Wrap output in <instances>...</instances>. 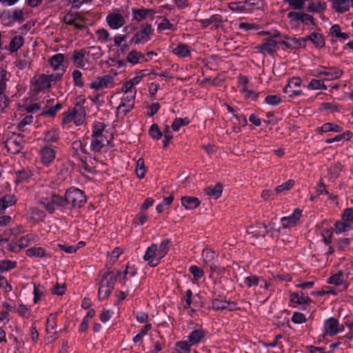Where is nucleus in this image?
Returning a JSON list of instances; mask_svg holds the SVG:
<instances>
[{
  "mask_svg": "<svg viewBox=\"0 0 353 353\" xmlns=\"http://www.w3.org/2000/svg\"><path fill=\"white\" fill-rule=\"evenodd\" d=\"M87 202L85 192L77 187L68 188L64 194L59 195L52 192L38 200V203L45 209L49 214H54L56 210L69 214L73 210L81 209Z\"/></svg>",
  "mask_w": 353,
  "mask_h": 353,
  "instance_id": "1",
  "label": "nucleus"
},
{
  "mask_svg": "<svg viewBox=\"0 0 353 353\" xmlns=\"http://www.w3.org/2000/svg\"><path fill=\"white\" fill-rule=\"evenodd\" d=\"M99 277L97 279L99 285L98 299L99 301H103L110 296L119 277L113 276L111 272H105L99 273Z\"/></svg>",
  "mask_w": 353,
  "mask_h": 353,
  "instance_id": "2",
  "label": "nucleus"
},
{
  "mask_svg": "<svg viewBox=\"0 0 353 353\" xmlns=\"http://www.w3.org/2000/svg\"><path fill=\"white\" fill-rule=\"evenodd\" d=\"M85 101V99H80L75 103L74 108L69 109L67 112H64L62 114L61 124L63 125H68L72 121H74L77 125H79L83 123L82 119H79L77 121H76V119L77 118L78 115L81 117L82 115H85V112L83 107V104L84 103Z\"/></svg>",
  "mask_w": 353,
  "mask_h": 353,
  "instance_id": "3",
  "label": "nucleus"
},
{
  "mask_svg": "<svg viewBox=\"0 0 353 353\" xmlns=\"http://www.w3.org/2000/svg\"><path fill=\"white\" fill-rule=\"evenodd\" d=\"M154 29L151 24L142 23L140 26V30H137L130 40V44H143L150 40V35L152 34Z\"/></svg>",
  "mask_w": 353,
  "mask_h": 353,
  "instance_id": "4",
  "label": "nucleus"
},
{
  "mask_svg": "<svg viewBox=\"0 0 353 353\" xmlns=\"http://www.w3.org/2000/svg\"><path fill=\"white\" fill-rule=\"evenodd\" d=\"M58 148L52 144H45L39 150L41 163L45 167H49L54 162Z\"/></svg>",
  "mask_w": 353,
  "mask_h": 353,
  "instance_id": "5",
  "label": "nucleus"
},
{
  "mask_svg": "<svg viewBox=\"0 0 353 353\" xmlns=\"http://www.w3.org/2000/svg\"><path fill=\"white\" fill-rule=\"evenodd\" d=\"M5 145L9 152L13 154H19L23 150L25 145L24 136L19 133H13L6 140Z\"/></svg>",
  "mask_w": 353,
  "mask_h": 353,
  "instance_id": "6",
  "label": "nucleus"
},
{
  "mask_svg": "<svg viewBox=\"0 0 353 353\" xmlns=\"http://www.w3.org/2000/svg\"><path fill=\"white\" fill-rule=\"evenodd\" d=\"M143 259L151 268L157 267L160 263L161 259H159L157 243H152L146 248Z\"/></svg>",
  "mask_w": 353,
  "mask_h": 353,
  "instance_id": "7",
  "label": "nucleus"
},
{
  "mask_svg": "<svg viewBox=\"0 0 353 353\" xmlns=\"http://www.w3.org/2000/svg\"><path fill=\"white\" fill-rule=\"evenodd\" d=\"M208 334V330L200 327L192 330L187 337L192 345H196L200 343H205Z\"/></svg>",
  "mask_w": 353,
  "mask_h": 353,
  "instance_id": "8",
  "label": "nucleus"
},
{
  "mask_svg": "<svg viewBox=\"0 0 353 353\" xmlns=\"http://www.w3.org/2000/svg\"><path fill=\"white\" fill-rule=\"evenodd\" d=\"M136 97V90L132 94H128L127 96L123 97L121 99V102L117 108V110L116 112L117 116H118L119 110L124 108L122 110V112L124 116H126L130 111L134 108V101Z\"/></svg>",
  "mask_w": 353,
  "mask_h": 353,
  "instance_id": "9",
  "label": "nucleus"
},
{
  "mask_svg": "<svg viewBox=\"0 0 353 353\" xmlns=\"http://www.w3.org/2000/svg\"><path fill=\"white\" fill-rule=\"evenodd\" d=\"M302 210L299 208H295L292 213L288 216H283L281 218L283 228H289L292 226H295L301 216Z\"/></svg>",
  "mask_w": 353,
  "mask_h": 353,
  "instance_id": "10",
  "label": "nucleus"
},
{
  "mask_svg": "<svg viewBox=\"0 0 353 353\" xmlns=\"http://www.w3.org/2000/svg\"><path fill=\"white\" fill-rule=\"evenodd\" d=\"M339 320L334 317H330L324 321V335L334 336L338 334Z\"/></svg>",
  "mask_w": 353,
  "mask_h": 353,
  "instance_id": "11",
  "label": "nucleus"
},
{
  "mask_svg": "<svg viewBox=\"0 0 353 353\" xmlns=\"http://www.w3.org/2000/svg\"><path fill=\"white\" fill-rule=\"evenodd\" d=\"M278 42L272 38H265L261 45L256 46V48L262 53L273 54L277 50Z\"/></svg>",
  "mask_w": 353,
  "mask_h": 353,
  "instance_id": "12",
  "label": "nucleus"
},
{
  "mask_svg": "<svg viewBox=\"0 0 353 353\" xmlns=\"http://www.w3.org/2000/svg\"><path fill=\"white\" fill-rule=\"evenodd\" d=\"M113 83V77L109 74L98 77L90 84V88L96 90L108 88Z\"/></svg>",
  "mask_w": 353,
  "mask_h": 353,
  "instance_id": "13",
  "label": "nucleus"
},
{
  "mask_svg": "<svg viewBox=\"0 0 353 353\" xmlns=\"http://www.w3.org/2000/svg\"><path fill=\"white\" fill-rule=\"evenodd\" d=\"M106 22L112 29H119L125 24L123 16L119 13H110L106 17Z\"/></svg>",
  "mask_w": 353,
  "mask_h": 353,
  "instance_id": "14",
  "label": "nucleus"
},
{
  "mask_svg": "<svg viewBox=\"0 0 353 353\" xmlns=\"http://www.w3.org/2000/svg\"><path fill=\"white\" fill-rule=\"evenodd\" d=\"M290 301L292 303L298 305H309L312 303V299L308 296L306 293L303 291L294 292L290 294Z\"/></svg>",
  "mask_w": 353,
  "mask_h": 353,
  "instance_id": "15",
  "label": "nucleus"
},
{
  "mask_svg": "<svg viewBox=\"0 0 353 353\" xmlns=\"http://www.w3.org/2000/svg\"><path fill=\"white\" fill-rule=\"evenodd\" d=\"M51 87V83L48 74H42L36 79L34 85V90L36 92H44L48 90Z\"/></svg>",
  "mask_w": 353,
  "mask_h": 353,
  "instance_id": "16",
  "label": "nucleus"
},
{
  "mask_svg": "<svg viewBox=\"0 0 353 353\" xmlns=\"http://www.w3.org/2000/svg\"><path fill=\"white\" fill-rule=\"evenodd\" d=\"M198 298L199 299H201V296L199 294H193L192 291L190 289L187 290L183 296L181 297V300L185 302V304L183 305V308L185 310H188L191 308V305H192L194 307H201L202 304H199L196 301H193V298Z\"/></svg>",
  "mask_w": 353,
  "mask_h": 353,
  "instance_id": "17",
  "label": "nucleus"
},
{
  "mask_svg": "<svg viewBox=\"0 0 353 353\" xmlns=\"http://www.w3.org/2000/svg\"><path fill=\"white\" fill-rule=\"evenodd\" d=\"M203 192L205 195H208L210 198L216 200L219 199L223 192V185L221 183H216L214 186H207Z\"/></svg>",
  "mask_w": 353,
  "mask_h": 353,
  "instance_id": "18",
  "label": "nucleus"
},
{
  "mask_svg": "<svg viewBox=\"0 0 353 353\" xmlns=\"http://www.w3.org/2000/svg\"><path fill=\"white\" fill-rule=\"evenodd\" d=\"M132 20L140 22L145 19L148 15H153L156 11L153 9H148L142 7L139 9L132 8Z\"/></svg>",
  "mask_w": 353,
  "mask_h": 353,
  "instance_id": "19",
  "label": "nucleus"
},
{
  "mask_svg": "<svg viewBox=\"0 0 353 353\" xmlns=\"http://www.w3.org/2000/svg\"><path fill=\"white\" fill-rule=\"evenodd\" d=\"M17 201V199L13 194H6L0 198V214H5L6 210L14 205Z\"/></svg>",
  "mask_w": 353,
  "mask_h": 353,
  "instance_id": "20",
  "label": "nucleus"
},
{
  "mask_svg": "<svg viewBox=\"0 0 353 353\" xmlns=\"http://www.w3.org/2000/svg\"><path fill=\"white\" fill-rule=\"evenodd\" d=\"M181 203L185 210H192L200 205L201 201L196 196H184L181 197Z\"/></svg>",
  "mask_w": 353,
  "mask_h": 353,
  "instance_id": "21",
  "label": "nucleus"
},
{
  "mask_svg": "<svg viewBox=\"0 0 353 353\" xmlns=\"http://www.w3.org/2000/svg\"><path fill=\"white\" fill-rule=\"evenodd\" d=\"M172 52L179 58H187L191 56L192 48L186 43H179Z\"/></svg>",
  "mask_w": 353,
  "mask_h": 353,
  "instance_id": "22",
  "label": "nucleus"
},
{
  "mask_svg": "<svg viewBox=\"0 0 353 353\" xmlns=\"http://www.w3.org/2000/svg\"><path fill=\"white\" fill-rule=\"evenodd\" d=\"M33 176V172L28 168H22L16 172V178L14 182L17 185L19 183H28Z\"/></svg>",
  "mask_w": 353,
  "mask_h": 353,
  "instance_id": "23",
  "label": "nucleus"
},
{
  "mask_svg": "<svg viewBox=\"0 0 353 353\" xmlns=\"http://www.w3.org/2000/svg\"><path fill=\"white\" fill-rule=\"evenodd\" d=\"M343 128L336 123L327 122L323 123L321 127L317 129L318 133H327V132H336L341 133Z\"/></svg>",
  "mask_w": 353,
  "mask_h": 353,
  "instance_id": "24",
  "label": "nucleus"
},
{
  "mask_svg": "<svg viewBox=\"0 0 353 353\" xmlns=\"http://www.w3.org/2000/svg\"><path fill=\"white\" fill-rule=\"evenodd\" d=\"M257 8L258 3L254 0H245L237 3V9L243 12H252Z\"/></svg>",
  "mask_w": 353,
  "mask_h": 353,
  "instance_id": "25",
  "label": "nucleus"
},
{
  "mask_svg": "<svg viewBox=\"0 0 353 353\" xmlns=\"http://www.w3.org/2000/svg\"><path fill=\"white\" fill-rule=\"evenodd\" d=\"M64 55L61 53L53 55L49 60L50 66L55 71H61L62 68L65 69L63 65Z\"/></svg>",
  "mask_w": 353,
  "mask_h": 353,
  "instance_id": "26",
  "label": "nucleus"
},
{
  "mask_svg": "<svg viewBox=\"0 0 353 353\" xmlns=\"http://www.w3.org/2000/svg\"><path fill=\"white\" fill-rule=\"evenodd\" d=\"M87 52L85 49H81L79 50H74L72 59L73 61L75 67L82 68L84 67V57L86 55Z\"/></svg>",
  "mask_w": 353,
  "mask_h": 353,
  "instance_id": "27",
  "label": "nucleus"
},
{
  "mask_svg": "<svg viewBox=\"0 0 353 353\" xmlns=\"http://www.w3.org/2000/svg\"><path fill=\"white\" fill-rule=\"evenodd\" d=\"M26 254L30 258L43 259L48 256L46 251L41 247L34 246L26 250Z\"/></svg>",
  "mask_w": 353,
  "mask_h": 353,
  "instance_id": "28",
  "label": "nucleus"
},
{
  "mask_svg": "<svg viewBox=\"0 0 353 353\" xmlns=\"http://www.w3.org/2000/svg\"><path fill=\"white\" fill-rule=\"evenodd\" d=\"M106 125L100 121H94L92 124V137L105 138L103 135V132L105 129Z\"/></svg>",
  "mask_w": 353,
  "mask_h": 353,
  "instance_id": "29",
  "label": "nucleus"
},
{
  "mask_svg": "<svg viewBox=\"0 0 353 353\" xmlns=\"http://www.w3.org/2000/svg\"><path fill=\"white\" fill-rule=\"evenodd\" d=\"M171 244L172 241L170 239H164L161 241L159 245H157L159 259H162L168 254L170 251Z\"/></svg>",
  "mask_w": 353,
  "mask_h": 353,
  "instance_id": "30",
  "label": "nucleus"
},
{
  "mask_svg": "<svg viewBox=\"0 0 353 353\" xmlns=\"http://www.w3.org/2000/svg\"><path fill=\"white\" fill-rule=\"evenodd\" d=\"M59 139V131L57 129H52L43 132V141L46 143V144L57 143Z\"/></svg>",
  "mask_w": 353,
  "mask_h": 353,
  "instance_id": "31",
  "label": "nucleus"
},
{
  "mask_svg": "<svg viewBox=\"0 0 353 353\" xmlns=\"http://www.w3.org/2000/svg\"><path fill=\"white\" fill-rule=\"evenodd\" d=\"M19 240V243L21 244V248H23V249L32 243H37L39 240V237L35 234L29 233L26 235L22 236Z\"/></svg>",
  "mask_w": 353,
  "mask_h": 353,
  "instance_id": "32",
  "label": "nucleus"
},
{
  "mask_svg": "<svg viewBox=\"0 0 353 353\" xmlns=\"http://www.w3.org/2000/svg\"><path fill=\"white\" fill-rule=\"evenodd\" d=\"M143 59L145 61H148V59H145V55L142 54L141 52H138L137 50H132L129 52L127 56V61L132 65H136L139 63V61Z\"/></svg>",
  "mask_w": 353,
  "mask_h": 353,
  "instance_id": "33",
  "label": "nucleus"
},
{
  "mask_svg": "<svg viewBox=\"0 0 353 353\" xmlns=\"http://www.w3.org/2000/svg\"><path fill=\"white\" fill-rule=\"evenodd\" d=\"M343 282L344 272L342 270H339L336 273L327 279V283L334 285L335 286L341 285Z\"/></svg>",
  "mask_w": 353,
  "mask_h": 353,
  "instance_id": "34",
  "label": "nucleus"
},
{
  "mask_svg": "<svg viewBox=\"0 0 353 353\" xmlns=\"http://www.w3.org/2000/svg\"><path fill=\"white\" fill-rule=\"evenodd\" d=\"M350 0H333V8L338 13H345L350 9Z\"/></svg>",
  "mask_w": 353,
  "mask_h": 353,
  "instance_id": "35",
  "label": "nucleus"
},
{
  "mask_svg": "<svg viewBox=\"0 0 353 353\" xmlns=\"http://www.w3.org/2000/svg\"><path fill=\"white\" fill-rule=\"evenodd\" d=\"M328 70L326 73H323V75L325 77V80L326 81L339 79L343 73V70L335 67L329 68Z\"/></svg>",
  "mask_w": 353,
  "mask_h": 353,
  "instance_id": "36",
  "label": "nucleus"
},
{
  "mask_svg": "<svg viewBox=\"0 0 353 353\" xmlns=\"http://www.w3.org/2000/svg\"><path fill=\"white\" fill-rule=\"evenodd\" d=\"M24 43V39L21 35L14 37L9 45V50L11 53L18 51Z\"/></svg>",
  "mask_w": 353,
  "mask_h": 353,
  "instance_id": "37",
  "label": "nucleus"
},
{
  "mask_svg": "<svg viewBox=\"0 0 353 353\" xmlns=\"http://www.w3.org/2000/svg\"><path fill=\"white\" fill-rule=\"evenodd\" d=\"M351 228L352 226L350 223L339 220L334 223L332 230L336 234H340L343 232H348Z\"/></svg>",
  "mask_w": 353,
  "mask_h": 353,
  "instance_id": "38",
  "label": "nucleus"
},
{
  "mask_svg": "<svg viewBox=\"0 0 353 353\" xmlns=\"http://www.w3.org/2000/svg\"><path fill=\"white\" fill-rule=\"evenodd\" d=\"M95 310L93 308L90 309L86 315L83 318L81 324L79 326V332H85L88 328V323L89 320L94 316Z\"/></svg>",
  "mask_w": 353,
  "mask_h": 353,
  "instance_id": "39",
  "label": "nucleus"
},
{
  "mask_svg": "<svg viewBox=\"0 0 353 353\" xmlns=\"http://www.w3.org/2000/svg\"><path fill=\"white\" fill-rule=\"evenodd\" d=\"M192 345L189 341H179L175 343L174 350L177 353H191Z\"/></svg>",
  "mask_w": 353,
  "mask_h": 353,
  "instance_id": "40",
  "label": "nucleus"
},
{
  "mask_svg": "<svg viewBox=\"0 0 353 353\" xmlns=\"http://www.w3.org/2000/svg\"><path fill=\"white\" fill-rule=\"evenodd\" d=\"M263 281V278L262 276H259L256 274H250L244 278V284L248 288L256 287L259 285V283Z\"/></svg>",
  "mask_w": 353,
  "mask_h": 353,
  "instance_id": "41",
  "label": "nucleus"
},
{
  "mask_svg": "<svg viewBox=\"0 0 353 353\" xmlns=\"http://www.w3.org/2000/svg\"><path fill=\"white\" fill-rule=\"evenodd\" d=\"M106 138L92 137L90 143V150L94 153L101 152V149L105 146L104 141Z\"/></svg>",
  "mask_w": 353,
  "mask_h": 353,
  "instance_id": "42",
  "label": "nucleus"
},
{
  "mask_svg": "<svg viewBox=\"0 0 353 353\" xmlns=\"http://www.w3.org/2000/svg\"><path fill=\"white\" fill-rule=\"evenodd\" d=\"M311 42L318 48H322L325 46V41L322 34L318 32L311 33Z\"/></svg>",
  "mask_w": 353,
  "mask_h": 353,
  "instance_id": "43",
  "label": "nucleus"
},
{
  "mask_svg": "<svg viewBox=\"0 0 353 353\" xmlns=\"http://www.w3.org/2000/svg\"><path fill=\"white\" fill-rule=\"evenodd\" d=\"M17 262L11 260H0V275L5 272L10 271L17 267Z\"/></svg>",
  "mask_w": 353,
  "mask_h": 353,
  "instance_id": "44",
  "label": "nucleus"
},
{
  "mask_svg": "<svg viewBox=\"0 0 353 353\" xmlns=\"http://www.w3.org/2000/svg\"><path fill=\"white\" fill-rule=\"evenodd\" d=\"M190 123L188 117L179 118L176 117L172 122V129L174 132H178L181 127L186 126Z\"/></svg>",
  "mask_w": 353,
  "mask_h": 353,
  "instance_id": "45",
  "label": "nucleus"
},
{
  "mask_svg": "<svg viewBox=\"0 0 353 353\" xmlns=\"http://www.w3.org/2000/svg\"><path fill=\"white\" fill-rule=\"evenodd\" d=\"M57 314L58 313H51L46 323V332L50 333L52 330H55L57 327Z\"/></svg>",
  "mask_w": 353,
  "mask_h": 353,
  "instance_id": "46",
  "label": "nucleus"
},
{
  "mask_svg": "<svg viewBox=\"0 0 353 353\" xmlns=\"http://www.w3.org/2000/svg\"><path fill=\"white\" fill-rule=\"evenodd\" d=\"M302 84V79L300 77H294L289 79L288 83L283 88L284 93H289V89H295L297 87H301Z\"/></svg>",
  "mask_w": 353,
  "mask_h": 353,
  "instance_id": "47",
  "label": "nucleus"
},
{
  "mask_svg": "<svg viewBox=\"0 0 353 353\" xmlns=\"http://www.w3.org/2000/svg\"><path fill=\"white\" fill-rule=\"evenodd\" d=\"M225 300H221L218 298H214L211 302V309L214 311L224 310L228 309L227 303Z\"/></svg>",
  "mask_w": 353,
  "mask_h": 353,
  "instance_id": "48",
  "label": "nucleus"
},
{
  "mask_svg": "<svg viewBox=\"0 0 353 353\" xmlns=\"http://www.w3.org/2000/svg\"><path fill=\"white\" fill-rule=\"evenodd\" d=\"M33 285H34L33 302H34V303H37L40 301L41 296L44 294V287L42 286L40 283H34Z\"/></svg>",
  "mask_w": 353,
  "mask_h": 353,
  "instance_id": "49",
  "label": "nucleus"
},
{
  "mask_svg": "<svg viewBox=\"0 0 353 353\" xmlns=\"http://www.w3.org/2000/svg\"><path fill=\"white\" fill-rule=\"evenodd\" d=\"M256 228H259V230H254L250 232L253 234V235L257 238H264L269 232L268 226L264 223H259Z\"/></svg>",
  "mask_w": 353,
  "mask_h": 353,
  "instance_id": "50",
  "label": "nucleus"
},
{
  "mask_svg": "<svg viewBox=\"0 0 353 353\" xmlns=\"http://www.w3.org/2000/svg\"><path fill=\"white\" fill-rule=\"evenodd\" d=\"M148 133L151 138L154 140H159L163 137V132L161 131L159 125L156 123L150 127Z\"/></svg>",
  "mask_w": 353,
  "mask_h": 353,
  "instance_id": "51",
  "label": "nucleus"
},
{
  "mask_svg": "<svg viewBox=\"0 0 353 353\" xmlns=\"http://www.w3.org/2000/svg\"><path fill=\"white\" fill-rule=\"evenodd\" d=\"M188 270L192 274L194 281H199L204 276L203 270L197 265H190Z\"/></svg>",
  "mask_w": 353,
  "mask_h": 353,
  "instance_id": "52",
  "label": "nucleus"
},
{
  "mask_svg": "<svg viewBox=\"0 0 353 353\" xmlns=\"http://www.w3.org/2000/svg\"><path fill=\"white\" fill-rule=\"evenodd\" d=\"M285 3H288L290 8L294 10H303L305 8V0H284Z\"/></svg>",
  "mask_w": 353,
  "mask_h": 353,
  "instance_id": "53",
  "label": "nucleus"
},
{
  "mask_svg": "<svg viewBox=\"0 0 353 353\" xmlns=\"http://www.w3.org/2000/svg\"><path fill=\"white\" fill-rule=\"evenodd\" d=\"M351 241L350 238H339L334 240L337 249L341 251H345L349 248Z\"/></svg>",
  "mask_w": 353,
  "mask_h": 353,
  "instance_id": "54",
  "label": "nucleus"
},
{
  "mask_svg": "<svg viewBox=\"0 0 353 353\" xmlns=\"http://www.w3.org/2000/svg\"><path fill=\"white\" fill-rule=\"evenodd\" d=\"M174 201V196L170 195L163 198V201L156 206L157 213L161 214L163 212L165 207L170 206Z\"/></svg>",
  "mask_w": 353,
  "mask_h": 353,
  "instance_id": "55",
  "label": "nucleus"
},
{
  "mask_svg": "<svg viewBox=\"0 0 353 353\" xmlns=\"http://www.w3.org/2000/svg\"><path fill=\"white\" fill-rule=\"evenodd\" d=\"M148 214L145 211L139 212L133 220V224L134 225H143L148 220Z\"/></svg>",
  "mask_w": 353,
  "mask_h": 353,
  "instance_id": "56",
  "label": "nucleus"
},
{
  "mask_svg": "<svg viewBox=\"0 0 353 353\" xmlns=\"http://www.w3.org/2000/svg\"><path fill=\"white\" fill-rule=\"evenodd\" d=\"M74 86L83 88L84 83L82 79V72L79 70H74L72 74Z\"/></svg>",
  "mask_w": 353,
  "mask_h": 353,
  "instance_id": "57",
  "label": "nucleus"
},
{
  "mask_svg": "<svg viewBox=\"0 0 353 353\" xmlns=\"http://www.w3.org/2000/svg\"><path fill=\"white\" fill-rule=\"evenodd\" d=\"M325 10L324 4L317 2H312L307 6V11L310 12L321 13Z\"/></svg>",
  "mask_w": 353,
  "mask_h": 353,
  "instance_id": "58",
  "label": "nucleus"
},
{
  "mask_svg": "<svg viewBox=\"0 0 353 353\" xmlns=\"http://www.w3.org/2000/svg\"><path fill=\"white\" fill-rule=\"evenodd\" d=\"M163 146L164 148H165L170 144V140L173 138L172 132L168 125H165L163 131Z\"/></svg>",
  "mask_w": 353,
  "mask_h": 353,
  "instance_id": "59",
  "label": "nucleus"
},
{
  "mask_svg": "<svg viewBox=\"0 0 353 353\" xmlns=\"http://www.w3.org/2000/svg\"><path fill=\"white\" fill-rule=\"evenodd\" d=\"M241 94L243 95L245 99L251 100L253 101H258L261 92H255L253 90L244 89L243 92Z\"/></svg>",
  "mask_w": 353,
  "mask_h": 353,
  "instance_id": "60",
  "label": "nucleus"
},
{
  "mask_svg": "<svg viewBox=\"0 0 353 353\" xmlns=\"http://www.w3.org/2000/svg\"><path fill=\"white\" fill-rule=\"evenodd\" d=\"M294 185V181L292 179H289L286 182L282 183L281 185H278L275 188V191L276 194H281L284 191H287L290 190Z\"/></svg>",
  "mask_w": 353,
  "mask_h": 353,
  "instance_id": "61",
  "label": "nucleus"
},
{
  "mask_svg": "<svg viewBox=\"0 0 353 353\" xmlns=\"http://www.w3.org/2000/svg\"><path fill=\"white\" fill-rule=\"evenodd\" d=\"M288 18L291 22L303 23V12L291 11L288 13Z\"/></svg>",
  "mask_w": 353,
  "mask_h": 353,
  "instance_id": "62",
  "label": "nucleus"
},
{
  "mask_svg": "<svg viewBox=\"0 0 353 353\" xmlns=\"http://www.w3.org/2000/svg\"><path fill=\"white\" fill-rule=\"evenodd\" d=\"M31 213L34 217H37L38 222L39 221H41V222L44 221V220L46 217V212L43 211V210L39 209L37 207H32L31 208Z\"/></svg>",
  "mask_w": 353,
  "mask_h": 353,
  "instance_id": "63",
  "label": "nucleus"
},
{
  "mask_svg": "<svg viewBox=\"0 0 353 353\" xmlns=\"http://www.w3.org/2000/svg\"><path fill=\"white\" fill-rule=\"evenodd\" d=\"M341 220L350 223H353V208H347L344 210L341 214Z\"/></svg>",
  "mask_w": 353,
  "mask_h": 353,
  "instance_id": "64",
  "label": "nucleus"
}]
</instances>
